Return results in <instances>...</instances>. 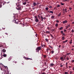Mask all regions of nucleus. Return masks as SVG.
<instances>
[{"mask_svg": "<svg viewBox=\"0 0 74 74\" xmlns=\"http://www.w3.org/2000/svg\"><path fill=\"white\" fill-rule=\"evenodd\" d=\"M18 9L17 10H21V5H19L18 6Z\"/></svg>", "mask_w": 74, "mask_h": 74, "instance_id": "1", "label": "nucleus"}, {"mask_svg": "<svg viewBox=\"0 0 74 74\" xmlns=\"http://www.w3.org/2000/svg\"><path fill=\"white\" fill-rule=\"evenodd\" d=\"M35 21L36 22H38L39 21V20L38 19V18L37 19H35Z\"/></svg>", "mask_w": 74, "mask_h": 74, "instance_id": "2", "label": "nucleus"}, {"mask_svg": "<svg viewBox=\"0 0 74 74\" xmlns=\"http://www.w3.org/2000/svg\"><path fill=\"white\" fill-rule=\"evenodd\" d=\"M38 4V3H33V5L34 6H36V5H37V4Z\"/></svg>", "mask_w": 74, "mask_h": 74, "instance_id": "3", "label": "nucleus"}, {"mask_svg": "<svg viewBox=\"0 0 74 74\" xmlns=\"http://www.w3.org/2000/svg\"><path fill=\"white\" fill-rule=\"evenodd\" d=\"M67 20H66L63 22V23H64H64H67Z\"/></svg>", "mask_w": 74, "mask_h": 74, "instance_id": "4", "label": "nucleus"}, {"mask_svg": "<svg viewBox=\"0 0 74 74\" xmlns=\"http://www.w3.org/2000/svg\"><path fill=\"white\" fill-rule=\"evenodd\" d=\"M7 56V55L5 54H4L3 55V56H4V57H6V56Z\"/></svg>", "mask_w": 74, "mask_h": 74, "instance_id": "5", "label": "nucleus"}, {"mask_svg": "<svg viewBox=\"0 0 74 74\" xmlns=\"http://www.w3.org/2000/svg\"><path fill=\"white\" fill-rule=\"evenodd\" d=\"M37 49L39 50H40V49H41V48L40 47H37Z\"/></svg>", "mask_w": 74, "mask_h": 74, "instance_id": "6", "label": "nucleus"}, {"mask_svg": "<svg viewBox=\"0 0 74 74\" xmlns=\"http://www.w3.org/2000/svg\"><path fill=\"white\" fill-rule=\"evenodd\" d=\"M3 58V56L1 55H0V60L1 59Z\"/></svg>", "mask_w": 74, "mask_h": 74, "instance_id": "7", "label": "nucleus"}, {"mask_svg": "<svg viewBox=\"0 0 74 74\" xmlns=\"http://www.w3.org/2000/svg\"><path fill=\"white\" fill-rule=\"evenodd\" d=\"M2 51L3 52H6V50L4 49H3Z\"/></svg>", "mask_w": 74, "mask_h": 74, "instance_id": "8", "label": "nucleus"}, {"mask_svg": "<svg viewBox=\"0 0 74 74\" xmlns=\"http://www.w3.org/2000/svg\"><path fill=\"white\" fill-rule=\"evenodd\" d=\"M68 41V40H65V41H63V42L64 43H65V42H67Z\"/></svg>", "mask_w": 74, "mask_h": 74, "instance_id": "9", "label": "nucleus"}, {"mask_svg": "<svg viewBox=\"0 0 74 74\" xmlns=\"http://www.w3.org/2000/svg\"><path fill=\"white\" fill-rule=\"evenodd\" d=\"M4 67H5V69H6V70L8 69V67H7V66H4Z\"/></svg>", "mask_w": 74, "mask_h": 74, "instance_id": "10", "label": "nucleus"}, {"mask_svg": "<svg viewBox=\"0 0 74 74\" xmlns=\"http://www.w3.org/2000/svg\"><path fill=\"white\" fill-rule=\"evenodd\" d=\"M51 18L52 19H54V18H55V16H51Z\"/></svg>", "mask_w": 74, "mask_h": 74, "instance_id": "11", "label": "nucleus"}, {"mask_svg": "<svg viewBox=\"0 0 74 74\" xmlns=\"http://www.w3.org/2000/svg\"><path fill=\"white\" fill-rule=\"evenodd\" d=\"M50 66H54V64H50Z\"/></svg>", "mask_w": 74, "mask_h": 74, "instance_id": "12", "label": "nucleus"}, {"mask_svg": "<svg viewBox=\"0 0 74 74\" xmlns=\"http://www.w3.org/2000/svg\"><path fill=\"white\" fill-rule=\"evenodd\" d=\"M56 27H58V24L56 23L55 25Z\"/></svg>", "mask_w": 74, "mask_h": 74, "instance_id": "13", "label": "nucleus"}, {"mask_svg": "<svg viewBox=\"0 0 74 74\" xmlns=\"http://www.w3.org/2000/svg\"><path fill=\"white\" fill-rule=\"evenodd\" d=\"M64 38H65L64 37V36L62 37V40H64Z\"/></svg>", "mask_w": 74, "mask_h": 74, "instance_id": "14", "label": "nucleus"}, {"mask_svg": "<svg viewBox=\"0 0 74 74\" xmlns=\"http://www.w3.org/2000/svg\"><path fill=\"white\" fill-rule=\"evenodd\" d=\"M71 54V53H67L66 54V55H70Z\"/></svg>", "mask_w": 74, "mask_h": 74, "instance_id": "15", "label": "nucleus"}, {"mask_svg": "<svg viewBox=\"0 0 74 74\" xmlns=\"http://www.w3.org/2000/svg\"><path fill=\"white\" fill-rule=\"evenodd\" d=\"M6 73L7 74H10V73H9V72L8 71H7V73Z\"/></svg>", "mask_w": 74, "mask_h": 74, "instance_id": "16", "label": "nucleus"}, {"mask_svg": "<svg viewBox=\"0 0 74 74\" xmlns=\"http://www.w3.org/2000/svg\"><path fill=\"white\" fill-rule=\"evenodd\" d=\"M5 73H6L5 72V71L3 72L2 73V74H5Z\"/></svg>", "mask_w": 74, "mask_h": 74, "instance_id": "17", "label": "nucleus"}, {"mask_svg": "<svg viewBox=\"0 0 74 74\" xmlns=\"http://www.w3.org/2000/svg\"><path fill=\"white\" fill-rule=\"evenodd\" d=\"M65 11V12H67V9L65 8V11Z\"/></svg>", "mask_w": 74, "mask_h": 74, "instance_id": "18", "label": "nucleus"}, {"mask_svg": "<svg viewBox=\"0 0 74 74\" xmlns=\"http://www.w3.org/2000/svg\"><path fill=\"white\" fill-rule=\"evenodd\" d=\"M50 13H51V14H53V12L52 11H50L49 12Z\"/></svg>", "mask_w": 74, "mask_h": 74, "instance_id": "19", "label": "nucleus"}, {"mask_svg": "<svg viewBox=\"0 0 74 74\" xmlns=\"http://www.w3.org/2000/svg\"><path fill=\"white\" fill-rule=\"evenodd\" d=\"M23 4L24 5H26V2H24L23 3Z\"/></svg>", "mask_w": 74, "mask_h": 74, "instance_id": "20", "label": "nucleus"}, {"mask_svg": "<svg viewBox=\"0 0 74 74\" xmlns=\"http://www.w3.org/2000/svg\"><path fill=\"white\" fill-rule=\"evenodd\" d=\"M46 33H50V32H49V31H47L46 32Z\"/></svg>", "mask_w": 74, "mask_h": 74, "instance_id": "21", "label": "nucleus"}, {"mask_svg": "<svg viewBox=\"0 0 74 74\" xmlns=\"http://www.w3.org/2000/svg\"><path fill=\"white\" fill-rule=\"evenodd\" d=\"M61 15V13H60V14L58 15V16H60Z\"/></svg>", "mask_w": 74, "mask_h": 74, "instance_id": "22", "label": "nucleus"}, {"mask_svg": "<svg viewBox=\"0 0 74 74\" xmlns=\"http://www.w3.org/2000/svg\"><path fill=\"white\" fill-rule=\"evenodd\" d=\"M63 29V27H61L60 28V30H62Z\"/></svg>", "mask_w": 74, "mask_h": 74, "instance_id": "23", "label": "nucleus"}, {"mask_svg": "<svg viewBox=\"0 0 74 74\" xmlns=\"http://www.w3.org/2000/svg\"><path fill=\"white\" fill-rule=\"evenodd\" d=\"M69 43H70V44H72V40H71V42H70Z\"/></svg>", "mask_w": 74, "mask_h": 74, "instance_id": "24", "label": "nucleus"}, {"mask_svg": "<svg viewBox=\"0 0 74 74\" xmlns=\"http://www.w3.org/2000/svg\"><path fill=\"white\" fill-rule=\"evenodd\" d=\"M73 73V72L71 71H70V74H71Z\"/></svg>", "mask_w": 74, "mask_h": 74, "instance_id": "25", "label": "nucleus"}, {"mask_svg": "<svg viewBox=\"0 0 74 74\" xmlns=\"http://www.w3.org/2000/svg\"><path fill=\"white\" fill-rule=\"evenodd\" d=\"M61 33H62V34H63V31H61Z\"/></svg>", "mask_w": 74, "mask_h": 74, "instance_id": "26", "label": "nucleus"}, {"mask_svg": "<svg viewBox=\"0 0 74 74\" xmlns=\"http://www.w3.org/2000/svg\"><path fill=\"white\" fill-rule=\"evenodd\" d=\"M35 18L36 19H37L38 18V17H37V16H35Z\"/></svg>", "mask_w": 74, "mask_h": 74, "instance_id": "27", "label": "nucleus"}, {"mask_svg": "<svg viewBox=\"0 0 74 74\" xmlns=\"http://www.w3.org/2000/svg\"><path fill=\"white\" fill-rule=\"evenodd\" d=\"M46 10L47 11L48 10V7H47L46 8Z\"/></svg>", "mask_w": 74, "mask_h": 74, "instance_id": "28", "label": "nucleus"}, {"mask_svg": "<svg viewBox=\"0 0 74 74\" xmlns=\"http://www.w3.org/2000/svg\"><path fill=\"white\" fill-rule=\"evenodd\" d=\"M56 22H57V23H59V21L57 20L56 21Z\"/></svg>", "mask_w": 74, "mask_h": 74, "instance_id": "29", "label": "nucleus"}, {"mask_svg": "<svg viewBox=\"0 0 74 74\" xmlns=\"http://www.w3.org/2000/svg\"><path fill=\"white\" fill-rule=\"evenodd\" d=\"M65 74H68V73L67 72H65Z\"/></svg>", "mask_w": 74, "mask_h": 74, "instance_id": "30", "label": "nucleus"}, {"mask_svg": "<svg viewBox=\"0 0 74 74\" xmlns=\"http://www.w3.org/2000/svg\"><path fill=\"white\" fill-rule=\"evenodd\" d=\"M71 31H72V32H71L72 33H74V30L72 29Z\"/></svg>", "mask_w": 74, "mask_h": 74, "instance_id": "31", "label": "nucleus"}, {"mask_svg": "<svg viewBox=\"0 0 74 74\" xmlns=\"http://www.w3.org/2000/svg\"><path fill=\"white\" fill-rule=\"evenodd\" d=\"M41 46H42V47H45V45H42Z\"/></svg>", "mask_w": 74, "mask_h": 74, "instance_id": "32", "label": "nucleus"}, {"mask_svg": "<svg viewBox=\"0 0 74 74\" xmlns=\"http://www.w3.org/2000/svg\"><path fill=\"white\" fill-rule=\"evenodd\" d=\"M66 59L67 60H69V58L67 57L66 58Z\"/></svg>", "mask_w": 74, "mask_h": 74, "instance_id": "33", "label": "nucleus"}, {"mask_svg": "<svg viewBox=\"0 0 74 74\" xmlns=\"http://www.w3.org/2000/svg\"><path fill=\"white\" fill-rule=\"evenodd\" d=\"M60 5H58L57 6V7H60Z\"/></svg>", "mask_w": 74, "mask_h": 74, "instance_id": "34", "label": "nucleus"}, {"mask_svg": "<svg viewBox=\"0 0 74 74\" xmlns=\"http://www.w3.org/2000/svg\"><path fill=\"white\" fill-rule=\"evenodd\" d=\"M54 52V51H51V53H53Z\"/></svg>", "mask_w": 74, "mask_h": 74, "instance_id": "35", "label": "nucleus"}, {"mask_svg": "<svg viewBox=\"0 0 74 74\" xmlns=\"http://www.w3.org/2000/svg\"><path fill=\"white\" fill-rule=\"evenodd\" d=\"M63 57H61V58H60V59L61 60H63Z\"/></svg>", "mask_w": 74, "mask_h": 74, "instance_id": "36", "label": "nucleus"}, {"mask_svg": "<svg viewBox=\"0 0 74 74\" xmlns=\"http://www.w3.org/2000/svg\"><path fill=\"white\" fill-rule=\"evenodd\" d=\"M36 51H37V52H38V51H39V50H38L37 49Z\"/></svg>", "mask_w": 74, "mask_h": 74, "instance_id": "37", "label": "nucleus"}, {"mask_svg": "<svg viewBox=\"0 0 74 74\" xmlns=\"http://www.w3.org/2000/svg\"><path fill=\"white\" fill-rule=\"evenodd\" d=\"M69 10H72V8H69Z\"/></svg>", "mask_w": 74, "mask_h": 74, "instance_id": "38", "label": "nucleus"}, {"mask_svg": "<svg viewBox=\"0 0 74 74\" xmlns=\"http://www.w3.org/2000/svg\"><path fill=\"white\" fill-rule=\"evenodd\" d=\"M49 8H52V6H50L49 7Z\"/></svg>", "mask_w": 74, "mask_h": 74, "instance_id": "39", "label": "nucleus"}, {"mask_svg": "<svg viewBox=\"0 0 74 74\" xmlns=\"http://www.w3.org/2000/svg\"><path fill=\"white\" fill-rule=\"evenodd\" d=\"M42 74H46V73L45 72H43L42 73Z\"/></svg>", "mask_w": 74, "mask_h": 74, "instance_id": "40", "label": "nucleus"}, {"mask_svg": "<svg viewBox=\"0 0 74 74\" xmlns=\"http://www.w3.org/2000/svg\"><path fill=\"white\" fill-rule=\"evenodd\" d=\"M64 32H66V30L64 29Z\"/></svg>", "mask_w": 74, "mask_h": 74, "instance_id": "41", "label": "nucleus"}, {"mask_svg": "<svg viewBox=\"0 0 74 74\" xmlns=\"http://www.w3.org/2000/svg\"><path fill=\"white\" fill-rule=\"evenodd\" d=\"M70 27V25H68V27Z\"/></svg>", "mask_w": 74, "mask_h": 74, "instance_id": "42", "label": "nucleus"}, {"mask_svg": "<svg viewBox=\"0 0 74 74\" xmlns=\"http://www.w3.org/2000/svg\"><path fill=\"white\" fill-rule=\"evenodd\" d=\"M29 4H27L26 5L27 7H28V6H29Z\"/></svg>", "mask_w": 74, "mask_h": 74, "instance_id": "43", "label": "nucleus"}, {"mask_svg": "<svg viewBox=\"0 0 74 74\" xmlns=\"http://www.w3.org/2000/svg\"><path fill=\"white\" fill-rule=\"evenodd\" d=\"M45 40L46 41H48V39H45Z\"/></svg>", "mask_w": 74, "mask_h": 74, "instance_id": "44", "label": "nucleus"}, {"mask_svg": "<svg viewBox=\"0 0 74 74\" xmlns=\"http://www.w3.org/2000/svg\"><path fill=\"white\" fill-rule=\"evenodd\" d=\"M41 18H42V19H44V18H43L42 16H41Z\"/></svg>", "mask_w": 74, "mask_h": 74, "instance_id": "45", "label": "nucleus"}, {"mask_svg": "<svg viewBox=\"0 0 74 74\" xmlns=\"http://www.w3.org/2000/svg\"><path fill=\"white\" fill-rule=\"evenodd\" d=\"M45 69H43V71H45Z\"/></svg>", "mask_w": 74, "mask_h": 74, "instance_id": "46", "label": "nucleus"}, {"mask_svg": "<svg viewBox=\"0 0 74 74\" xmlns=\"http://www.w3.org/2000/svg\"><path fill=\"white\" fill-rule=\"evenodd\" d=\"M68 28V26H66V29H67Z\"/></svg>", "mask_w": 74, "mask_h": 74, "instance_id": "47", "label": "nucleus"}, {"mask_svg": "<svg viewBox=\"0 0 74 74\" xmlns=\"http://www.w3.org/2000/svg\"><path fill=\"white\" fill-rule=\"evenodd\" d=\"M63 11L64 12V8L63 9Z\"/></svg>", "mask_w": 74, "mask_h": 74, "instance_id": "48", "label": "nucleus"}, {"mask_svg": "<svg viewBox=\"0 0 74 74\" xmlns=\"http://www.w3.org/2000/svg\"><path fill=\"white\" fill-rule=\"evenodd\" d=\"M47 29H48V30H49V27H47Z\"/></svg>", "mask_w": 74, "mask_h": 74, "instance_id": "49", "label": "nucleus"}, {"mask_svg": "<svg viewBox=\"0 0 74 74\" xmlns=\"http://www.w3.org/2000/svg\"><path fill=\"white\" fill-rule=\"evenodd\" d=\"M44 58H46V56H44Z\"/></svg>", "mask_w": 74, "mask_h": 74, "instance_id": "50", "label": "nucleus"}, {"mask_svg": "<svg viewBox=\"0 0 74 74\" xmlns=\"http://www.w3.org/2000/svg\"><path fill=\"white\" fill-rule=\"evenodd\" d=\"M6 35H8V34L7 33H5Z\"/></svg>", "mask_w": 74, "mask_h": 74, "instance_id": "51", "label": "nucleus"}, {"mask_svg": "<svg viewBox=\"0 0 74 74\" xmlns=\"http://www.w3.org/2000/svg\"><path fill=\"white\" fill-rule=\"evenodd\" d=\"M2 6L1 5H0V8H1V7Z\"/></svg>", "mask_w": 74, "mask_h": 74, "instance_id": "52", "label": "nucleus"}, {"mask_svg": "<svg viewBox=\"0 0 74 74\" xmlns=\"http://www.w3.org/2000/svg\"><path fill=\"white\" fill-rule=\"evenodd\" d=\"M67 63H66V66H67Z\"/></svg>", "mask_w": 74, "mask_h": 74, "instance_id": "53", "label": "nucleus"}, {"mask_svg": "<svg viewBox=\"0 0 74 74\" xmlns=\"http://www.w3.org/2000/svg\"><path fill=\"white\" fill-rule=\"evenodd\" d=\"M66 68H67L68 67H67V65H66Z\"/></svg>", "mask_w": 74, "mask_h": 74, "instance_id": "54", "label": "nucleus"}, {"mask_svg": "<svg viewBox=\"0 0 74 74\" xmlns=\"http://www.w3.org/2000/svg\"><path fill=\"white\" fill-rule=\"evenodd\" d=\"M62 5H64V4L63 3L62 4H61Z\"/></svg>", "mask_w": 74, "mask_h": 74, "instance_id": "55", "label": "nucleus"}, {"mask_svg": "<svg viewBox=\"0 0 74 74\" xmlns=\"http://www.w3.org/2000/svg\"><path fill=\"white\" fill-rule=\"evenodd\" d=\"M60 67H63V65H61Z\"/></svg>", "mask_w": 74, "mask_h": 74, "instance_id": "56", "label": "nucleus"}, {"mask_svg": "<svg viewBox=\"0 0 74 74\" xmlns=\"http://www.w3.org/2000/svg\"><path fill=\"white\" fill-rule=\"evenodd\" d=\"M72 51H73V50H74V49H72Z\"/></svg>", "mask_w": 74, "mask_h": 74, "instance_id": "57", "label": "nucleus"}, {"mask_svg": "<svg viewBox=\"0 0 74 74\" xmlns=\"http://www.w3.org/2000/svg\"><path fill=\"white\" fill-rule=\"evenodd\" d=\"M72 62H74V60L72 61Z\"/></svg>", "mask_w": 74, "mask_h": 74, "instance_id": "58", "label": "nucleus"}, {"mask_svg": "<svg viewBox=\"0 0 74 74\" xmlns=\"http://www.w3.org/2000/svg\"><path fill=\"white\" fill-rule=\"evenodd\" d=\"M69 68H71V66H69Z\"/></svg>", "mask_w": 74, "mask_h": 74, "instance_id": "59", "label": "nucleus"}, {"mask_svg": "<svg viewBox=\"0 0 74 74\" xmlns=\"http://www.w3.org/2000/svg\"><path fill=\"white\" fill-rule=\"evenodd\" d=\"M72 23H73V24H74V22H73Z\"/></svg>", "mask_w": 74, "mask_h": 74, "instance_id": "60", "label": "nucleus"}, {"mask_svg": "<svg viewBox=\"0 0 74 74\" xmlns=\"http://www.w3.org/2000/svg\"><path fill=\"white\" fill-rule=\"evenodd\" d=\"M72 47H74V46H73H73H72Z\"/></svg>", "mask_w": 74, "mask_h": 74, "instance_id": "61", "label": "nucleus"}, {"mask_svg": "<svg viewBox=\"0 0 74 74\" xmlns=\"http://www.w3.org/2000/svg\"><path fill=\"white\" fill-rule=\"evenodd\" d=\"M31 59V60H32V59Z\"/></svg>", "mask_w": 74, "mask_h": 74, "instance_id": "62", "label": "nucleus"}, {"mask_svg": "<svg viewBox=\"0 0 74 74\" xmlns=\"http://www.w3.org/2000/svg\"><path fill=\"white\" fill-rule=\"evenodd\" d=\"M48 49H47V51H48Z\"/></svg>", "mask_w": 74, "mask_h": 74, "instance_id": "63", "label": "nucleus"}, {"mask_svg": "<svg viewBox=\"0 0 74 74\" xmlns=\"http://www.w3.org/2000/svg\"><path fill=\"white\" fill-rule=\"evenodd\" d=\"M69 16H70V15H69Z\"/></svg>", "mask_w": 74, "mask_h": 74, "instance_id": "64", "label": "nucleus"}]
</instances>
